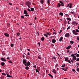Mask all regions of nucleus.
Returning a JSON list of instances; mask_svg holds the SVG:
<instances>
[{
  "label": "nucleus",
  "instance_id": "f257e3e1",
  "mask_svg": "<svg viewBox=\"0 0 79 79\" xmlns=\"http://www.w3.org/2000/svg\"><path fill=\"white\" fill-rule=\"evenodd\" d=\"M72 32L74 35H76L78 34V33L77 32H79V30L77 29H76L75 30H73L72 31Z\"/></svg>",
  "mask_w": 79,
  "mask_h": 79
},
{
  "label": "nucleus",
  "instance_id": "f03ea898",
  "mask_svg": "<svg viewBox=\"0 0 79 79\" xmlns=\"http://www.w3.org/2000/svg\"><path fill=\"white\" fill-rule=\"evenodd\" d=\"M71 57H73V59L71 60V61L72 63H73L74 62V61L76 60V56L74 55V54H73L71 55Z\"/></svg>",
  "mask_w": 79,
  "mask_h": 79
},
{
  "label": "nucleus",
  "instance_id": "7ed1b4c3",
  "mask_svg": "<svg viewBox=\"0 0 79 79\" xmlns=\"http://www.w3.org/2000/svg\"><path fill=\"white\" fill-rule=\"evenodd\" d=\"M52 35V34L50 32H47L46 34H44V35L46 37H48V35Z\"/></svg>",
  "mask_w": 79,
  "mask_h": 79
},
{
  "label": "nucleus",
  "instance_id": "20e7f679",
  "mask_svg": "<svg viewBox=\"0 0 79 79\" xmlns=\"http://www.w3.org/2000/svg\"><path fill=\"white\" fill-rule=\"evenodd\" d=\"M64 60L65 61H67V62H68V63H70V64H71V60H69L68 58V57L65 58Z\"/></svg>",
  "mask_w": 79,
  "mask_h": 79
},
{
  "label": "nucleus",
  "instance_id": "39448f33",
  "mask_svg": "<svg viewBox=\"0 0 79 79\" xmlns=\"http://www.w3.org/2000/svg\"><path fill=\"white\" fill-rule=\"evenodd\" d=\"M69 6L70 8H71L73 7V4L72 3H69L67 5L66 7H69Z\"/></svg>",
  "mask_w": 79,
  "mask_h": 79
},
{
  "label": "nucleus",
  "instance_id": "423d86ee",
  "mask_svg": "<svg viewBox=\"0 0 79 79\" xmlns=\"http://www.w3.org/2000/svg\"><path fill=\"white\" fill-rule=\"evenodd\" d=\"M77 24H78V23L75 21L72 22V25H75L76 26H77Z\"/></svg>",
  "mask_w": 79,
  "mask_h": 79
},
{
  "label": "nucleus",
  "instance_id": "0eeeda50",
  "mask_svg": "<svg viewBox=\"0 0 79 79\" xmlns=\"http://www.w3.org/2000/svg\"><path fill=\"white\" fill-rule=\"evenodd\" d=\"M25 3L26 5H27V6H30L31 5V2L29 1L26 2Z\"/></svg>",
  "mask_w": 79,
  "mask_h": 79
},
{
  "label": "nucleus",
  "instance_id": "6e6552de",
  "mask_svg": "<svg viewBox=\"0 0 79 79\" xmlns=\"http://www.w3.org/2000/svg\"><path fill=\"white\" fill-rule=\"evenodd\" d=\"M24 14L26 15H25V16H29V15H27V11L26 10H24Z\"/></svg>",
  "mask_w": 79,
  "mask_h": 79
},
{
  "label": "nucleus",
  "instance_id": "1a4fd4ad",
  "mask_svg": "<svg viewBox=\"0 0 79 79\" xmlns=\"http://www.w3.org/2000/svg\"><path fill=\"white\" fill-rule=\"evenodd\" d=\"M70 36V35H69V33H67L65 35V37H68Z\"/></svg>",
  "mask_w": 79,
  "mask_h": 79
},
{
  "label": "nucleus",
  "instance_id": "9d476101",
  "mask_svg": "<svg viewBox=\"0 0 79 79\" xmlns=\"http://www.w3.org/2000/svg\"><path fill=\"white\" fill-rule=\"evenodd\" d=\"M63 70L64 71H66L68 69V67H66L65 68H62Z\"/></svg>",
  "mask_w": 79,
  "mask_h": 79
},
{
  "label": "nucleus",
  "instance_id": "9b49d317",
  "mask_svg": "<svg viewBox=\"0 0 79 79\" xmlns=\"http://www.w3.org/2000/svg\"><path fill=\"white\" fill-rule=\"evenodd\" d=\"M31 64V63L29 62H27L26 64H25V66H29Z\"/></svg>",
  "mask_w": 79,
  "mask_h": 79
},
{
  "label": "nucleus",
  "instance_id": "f8f14e48",
  "mask_svg": "<svg viewBox=\"0 0 79 79\" xmlns=\"http://www.w3.org/2000/svg\"><path fill=\"white\" fill-rule=\"evenodd\" d=\"M1 60H2V61H6V60L3 58H1Z\"/></svg>",
  "mask_w": 79,
  "mask_h": 79
},
{
  "label": "nucleus",
  "instance_id": "ddd939ff",
  "mask_svg": "<svg viewBox=\"0 0 79 79\" xmlns=\"http://www.w3.org/2000/svg\"><path fill=\"white\" fill-rule=\"evenodd\" d=\"M4 35L6 36V37H9L10 36V35L9 34H8L7 33H4Z\"/></svg>",
  "mask_w": 79,
  "mask_h": 79
},
{
  "label": "nucleus",
  "instance_id": "4468645a",
  "mask_svg": "<svg viewBox=\"0 0 79 79\" xmlns=\"http://www.w3.org/2000/svg\"><path fill=\"white\" fill-rule=\"evenodd\" d=\"M52 42L53 44H55V43L56 42V40L54 39H53L52 40Z\"/></svg>",
  "mask_w": 79,
  "mask_h": 79
},
{
  "label": "nucleus",
  "instance_id": "2eb2a0df",
  "mask_svg": "<svg viewBox=\"0 0 79 79\" xmlns=\"http://www.w3.org/2000/svg\"><path fill=\"white\" fill-rule=\"evenodd\" d=\"M23 64H24L25 65V64H26V60L25 59H23Z\"/></svg>",
  "mask_w": 79,
  "mask_h": 79
},
{
  "label": "nucleus",
  "instance_id": "dca6fc26",
  "mask_svg": "<svg viewBox=\"0 0 79 79\" xmlns=\"http://www.w3.org/2000/svg\"><path fill=\"white\" fill-rule=\"evenodd\" d=\"M52 72L54 74H56V71L55 69H53Z\"/></svg>",
  "mask_w": 79,
  "mask_h": 79
},
{
  "label": "nucleus",
  "instance_id": "f3484780",
  "mask_svg": "<svg viewBox=\"0 0 79 79\" xmlns=\"http://www.w3.org/2000/svg\"><path fill=\"white\" fill-rule=\"evenodd\" d=\"M71 46L69 45L66 48V49H70V48H71Z\"/></svg>",
  "mask_w": 79,
  "mask_h": 79
},
{
  "label": "nucleus",
  "instance_id": "a211bd4d",
  "mask_svg": "<svg viewBox=\"0 0 79 79\" xmlns=\"http://www.w3.org/2000/svg\"><path fill=\"white\" fill-rule=\"evenodd\" d=\"M6 75L7 77H12V76L8 74L7 73H6Z\"/></svg>",
  "mask_w": 79,
  "mask_h": 79
},
{
  "label": "nucleus",
  "instance_id": "6ab92c4d",
  "mask_svg": "<svg viewBox=\"0 0 79 79\" xmlns=\"http://www.w3.org/2000/svg\"><path fill=\"white\" fill-rule=\"evenodd\" d=\"M63 39V37H60V38L59 40V42H61V41H62V39Z\"/></svg>",
  "mask_w": 79,
  "mask_h": 79
},
{
  "label": "nucleus",
  "instance_id": "aec40b11",
  "mask_svg": "<svg viewBox=\"0 0 79 79\" xmlns=\"http://www.w3.org/2000/svg\"><path fill=\"white\" fill-rule=\"evenodd\" d=\"M40 3L41 4H43L44 3V0H40Z\"/></svg>",
  "mask_w": 79,
  "mask_h": 79
},
{
  "label": "nucleus",
  "instance_id": "412c9836",
  "mask_svg": "<svg viewBox=\"0 0 79 79\" xmlns=\"http://www.w3.org/2000/svg\"><path fill=\"white\" fill-rule=\"evenodd\" d=\"M48 76H50L52 78H53V76H52V75H51L50 73L48 74Z\"/></svg>",
  "mask_w": 79,
  "mask_h": 79
},
{
  "label": "nucleus",
  "instance_id": "4be33fe9",
  "mask_svg": "<svg viewBox=\"0 0 79 79\" xmlns=\"http://www.w3.org/2000/svg\"><path fill=\"white\" fill-rule=\"evenodd\" d=\"M67 19L69 20L70 22H71V18H67Z\"/></svg>",
  "mask_w": 79,
  "mask_h": 79
},
{
  "label": "nucleus",
  "instance_id": "5701e85b",
  "mask_svg": "<svg viewBox=\"0 0 79 79\" xmlns=\"http://www.w3.org/2000/svg\"><path fill=\"white\" fill-rule=\"evenodd\" d=\"M64 23L65 25H66L67 24V22L66 20H65L64 21Z\"/></svg>",
  "mask_w": 79,
  "mask_h": 79
},
{
  "label": "nucleus",
  "instance_id": "b1692460",
  "mask_svg": "<svg viewBox=\"0 0 79 79\" xmlns=\"http://www.w3.org/2000/svg\"><path fill=\"white\" fill-rule=\"evenodd\" d=\"M38 58L39 59H40V60L42 59V57L40 56V55H39L38 56Z\"/></svg>",
  "mask_w": 79,
  "mask_h": 79
},
{
  "label": "nucleus",
  "instance_id": "393cba45",
  "mask_svg": "<svg viewBox=\"0 0 79 79\" xmlns=\"http://www.w3.org/2000/svg\"><path fill=\"white\" fill-rule=\"evenodd\" d=\"M61 6V4L60 3H58V5H57V7H60Z\"/></svg>",
  "mask_w": 79,
  "mask_h": 79
},
{
  "label": "nucleus",
  "instance_id": "a878e982",
  "mask_svg": "<svg viewBox=\"0 0 79 79\" xmlns=\"http://www.w3.org/2000/svg\"><path fill=\"white\" fill-rule=\"evenodd\" d=\"M25 69L27 70H28V69H29V67L28 66H27L25 67Z\"/></svg>",
  "mask_w": 79,
  "mask_h": 79
},
{
  "label": "nucleus",
  "instance_id": "bb28decb",
  "mask_svg": "<svg viewBox=\"0 0 79 79\" xmlns=\"http://www.w3.org/2000/svg\"><path fill=\"white\" fill-rule=\"evenodd\" d=\"M45 39V38L44 37H42L41 38V40L42 41H44Z\"/></svg>",
  "mask_w": 79,
  "mask_h": 79
},
{
  "label": "nucleus",
  "instance_id": "cd10ccee",
  "mask_svg": "<svg viewBox=\"0 0 79 79\" xmlns=\"http://www.w3.org/2000/svg\"><path fill=\"white\" fill-rule=\"evenodd\" d=\"M1 64L2 66H4L5 65V63L2 62L1 63Z\"/></svg>",
  "mask_w": 79,
  "mask_h": 79
},
{
  "label": "nucleus",
  "instance_id": "c85d7f7f",
  "mask_svg": "<svg viewBox=\"0 0 79 79\" xmlns=\"http://www.w3.org/2000/svg\"><path fill=\"white\" fill-rule=\"evenodd\" d=\"M52 60H56V57H55V56H53L52 57Z\"/></svg>",
  "mask_w": 79,
  "mask_h": 79
},
{
  "label": "nucleus",
  "instance_id": "c756f323",
  "mask_svg": "<svg viewBox=\"0 0 79 79\" xmlns=\"http://www.w3.org/2000/svg\"><path fill=\"white\" fill-rule=\"evenodd\" d=\"M34 10V8H31V11H33Z\"/></svg>",
  "mask_w": 79,
  "mask_h": 79
},
{
  "label": "nucleus",
  "instance_id": "7c9ffc66",
  "mask_svg": "<svg viewBox=\"0 0 79 79\" xmlns=\"http://www.w3.org/2000/svg\"><path fill=\"white\" fill-rule=\"evenodd\" d=\"M17 35L19 37V35H20V33L19 32H18L17 33Z\"/></svg>",
  "mask_w": 79,
  "mask_h": 79
},
{
  "label": "nucleus",
  "instance_id": "2f4dec72",
  "mask_svg": "<svg viewBox=\"0 0 79 79\" xmlns=\"http://www.w3.org/2000/svg\"><path fill=\"white\" fill-rule=\"evenodd\" d=\"M60 15V16H63V13H62V12H60L59 13Z\"/></svg>",
  "mask_w": 79,
  "mask_h": 79
},
{
  "label": "nucleus",
  "instance_id": "473e14b6",
  "mask_svg": "<svg viewBox=\"0 0 79 79\" xmlns=\"http://www.w3.org/2000/svg\"><path fill=\"white\" fill-rule=\"evenodd\" d=\"M70 44H74V41H71L70 42Z\"/></svg>",
  "mask_w": 79,
  "mask_h": 79
},
{
  "label": "nucleus",
  "instance_id": "72a5a7b5",
  "mask_svg": "<svg viewBox=\"0 0 79 79\" xmlns=\"http://www.w3.org/2000/svg\"><path fill=\"white\" fill-rule=\"evenodd\" d=\"M3 78H4V77L3 76H2L0 77L1 79H3Z\"/></svg>",
  "mask_w": 79,
  "mask_h": 79
},
{
  "label": "nucleus",
  "instance_id": "f704fd0d",
  "mask_svg": "<svg viewBox=\"0 0 79 79\" xmlns=\"http://www.w3.org/2000/svg\"><path fill=\"white\" fill-rule=\"evenodd\" d=\"M67 23L68 24H71V22H70V21H68Z\"/></svg>",
  "mask_w": 79,
  "mask_h": 79
},
{
  "label": "nucleus",
  "instance_id": "c9c22d12",
  "mask_svg": "<svg viewBox=\"0 0 79 79\" xmlns=\"http://www.w3.org/2000/svg\"><path fill=\"white\" fill-rule=\"evenodd\" d=\"M58 64H56V65L55 66V68H58Z\"/></svg>",
  "mask_w": 79,
  "mask_h": 79
},
{
  "label": "nucleus",
  "instance_id": "e433bc0d",
  "mask_svg": "<svg viewBox=\"0 0 79 79\" xmlns=\"http://www.w3.org/2000/svg\"><path fill=\"white\" fill-rule=\"evenodd\" d=\"M13 46H14V44H10V47H13Z\"/></svg>",
  "mask_w": 79,
  "mask_h": 79
},
{
  "label": "nucleus",
  "instance_id": "4c0bfd02",
  "mask_svg": "<svg viewBox=\"0 0 79 79\" xmlns=\"http://www.w3.org/2000/svg\"><path fill=\"white\" fill-rule=\"evenodd\" d=\"M65 66H66V65H65V64H64L62 65L61 67L62 68H63V67H65Z\"/></svg>",
  "mask_w": 79,
  "mask_h": 79
},
{
  "label": "nucleus",
  "instance_id": "58836bf2",
  "mask_svg": "<svg viewBox=\"0 0 79 79\" xmlns=\"http://www.w3.org/2000/svg\"><path fill=\"white\" fill-rule=\"evenodd\" d=\"M2 74L3 76H6V73H2Z\"/></svg>",
  "mask_w": 79,
  "mask_h": 79
},
{
  "label": "nucleus",
  "instance_id": "ea45409f",
  "mask_svg": "<svg viewBox=\"0 0 79 79\" xmlns=\"http://www.w3.org/2000/svg\"><path fill=\"white\" fill-rule=\"evenodd\" d=\"M57 54L58 55L57 56H58V58H60V55L59 54H58V53H57Z\"/></svg>",
  "mask_w": 79,
  "mask_h": 79
},
{
  "label": "nucleus",
  "instance_id": "a19ab883",
  "mask_svg": "<svg viewBox=\"0 0 79 79\" xmlns=\"http://www.w3.org/2000/svg\"><path fill=\"white\" fill-rule=\"evenodd\" d=\"M76 61H79V58H77Z\"/></svg>",
  "mask_w": 79,
  "mask_h": 79
},
{
  "label": "nucleus",
  "instance_id": "79ce46f5",
  "mask_svg": "<svg viewBox=\"0 0 79 79\" xmlns=\"http://www.w3.org/2000/svg\"><path fill=\"white\" fill-rule=\"evenodd\" d=\"M70 29V26H69L67 28V30H68L69 29Z\"/></svg>",
  "mask_w": 79,
  "mask_h": 79
},
{
  "label": "nucleus",
  "instance_id": "37998d69",
  "mask_svg": "<svg viewBox=\"0 0 79 79\" xmlns=\"http://www.w3.org/2000/svg\"><path fill=\"white\" fill-rule=\"evenodd\" d=\"M77 71H78V72H79V68H77Z\"/></svg>",
  "mask_w": 79,
  "mask_h": 79
},
{
  "label": "nucleus",
  "instance_id": "c03bdc74",
  "mask_svg": "<svg viewBox=\"0 0 79 79\" xmlns=\"http://www.w3.org/2000/svg\"><path fill=\"white\" fill-rule=\"evenodd\" d=\"M21 18H22V19H24V16H21Z\"/></svg>",
  "mask_w": 79,
  "mask_h": 79
},
{
  "label": "nucleus",
  "instance_id": "a18cd8bd",
  "mask_svg": "<svg viewBox=\"0 0 79 79\" xmlns=\"http://www.w3.org/2000/svg\"><path fill=\"white\" fill-rule=\"evenodd\" d=\"M10 5H13V4L10 2H9L8 3Z\"/></svg>",
  "mask_w": 79,
  "mask_h": 79
},
{
  "label": "nucleus",
  "instance_id": "49530a36",
  "mask_svg": "<svg viewBox=\"0 0 79 79\" xmlns=\"http://www.w3.org/2000/svg\"><path fill=\"white\" fill-rule=\"evenodd\" d=\"M61 6H64V4H63V2L61 3Z\"/></svg>",
  "mask_w": 79,
  "mask_h": 79
},
{
  "label": "nucleus",
  "instance_id": "de8ad7c7",
  "mask_svg": "<svg viewBox=\"0 0 79 79\" xmlns=\"http://www.w3.org/2000/svg\"><path fill=\"white\" fill-rule=\"evenodd\" d=\"M8 62H9V63H12V62L11 61V60H10Z\"/></svg>",
  "mask_w": 79,
  "mask_h": 79
},
{
  "label": "nucleus",
  "instance_id": "09e8293b",
  "mask_svg": "<svg viewBox=\"0 0 79 79\" xmlns=\"http://www.w3.org/2000/svg\"><path fill=\"white\" fill-rule=\"evenodd\" d=\"M27 10L28 11H31V10L29 9H27Z\"/></svg>",
  "mask_w": 79,
  "mask_h": 79
},
{
  "label": "nucleus",
  "instance_id": "8fccbe9b",
  "mask_svg": "<svg viewBox=\"0 0 79 79\" xmlns=\"http://www.w3.org/2000/svg\"><path fill=\"white\" fill-rule=\"evenodd\" d=\"M35 71H36V72H37V73H39V71H38L37 70V69H35Z\"/></svg>",
  "mask_w": 79,
  "mask_h": 79
},
{
  "label": "nucleus",
  "instance_id": "3c124183",
  "mask_svg": "<svg viewBox=\"0 0 79 79\" xmlns=\"http://www.w3.org/2000/svg\"><path fill=\"white\" fill-rule=\"evenodd\" d=\"M77 57H79V54H77L76 55Z\"/></svg>",
  "mask_w": 79,
  "mask_h": 79
},
{
  "label": "nucleus",
  "instance_id": "603ef678",
  "mask_svg": "<svg viewBox=\"0 0 79 79\" xmlns=\"http://www.w3.org/2000/svg\"><path fill=\"white\" fill-rule=\"evenodd\" d=\"M61 32H62V30H60L59 32V34H61Z\"/></svg>",
  "mask_w": 79,
  "mask_h": 79
},
{
  "label": "nucleus",
  "instance_id": "864d4df0",
  "mask_svg": "<svg viewBox=\"0 0 79 79\" xmlns=\"http://www.w3.org/2000/svg\"><path fill=\"white\" fill-rule=\"evenodd\" d=\"M37 70H40V67L38 68H37Z\"/></svg>",
  "mask_w": 79,
  "mask_h": 79
},
{
  "label": "nucleus",
  "instance_id": "5fc2aeb1",
  "mask_svg": "<svg viewBox=\"0 0 79 79\" xmlns=\"http://www.w3.org/2000/svg\"><path fill=\"white\" fill-rule=\"evenodd\" d=\"M9 73L10 74H12V73H13V72L11 71H10Z\"/></svg>",
  "mask_w": 79,
  "mask_h": 79
},
{
  "label": "nucleus",
  "instance_id": "6e6d98bb",
  "mask_svg": "<svg viewBox=\"0 0 79 79\" xmlns=\"http://www.w3.org/2000/svg\"><path fill=\"white\" fill-rule=\"evenodd\" d=\"M33 67H34L36 69V66L35 65H34Z\"/></svg>",
  "mask_w": 79,
  "mask_h": 79
},
{
  "label": "nucleus",
  "instance_id": "4d7b16f0",
  "mask_svg": "<svg viewBox=\"0 0 79 79\" xmlns=\"http://www.w3.org/2000/svg\"><path fill=\"white\" fill-rule=\"evenodd\" d=\"M69 50H68L67 51V53H69Z\"/></svg>",
  "mask_w": 79,
  "mask_h": 79
},
{
  "label": "nucleus",
  "instance_id": "13d9d810",
  "mask_svg": "<svg viewBox=\"0 0 79 79\" xmlns=\"http://www.w3.org/2000/svg\"><path fill=\"white\" fill-rule=\"evenodd\" d=\"M71 13L72 14H74V12L71 11Z\"/></svg>",
  "mask_w": 79,
  "mask_h": 79
},
{
  "label": "nucleus",
  "instance_id": "bf43d9fd",
  "mask_svg": "<svg viewBox=\"0 0 79 79\" xmlns=\"http://www.w3.org/2000/svg\"><path fill=\"white\" fill-rule=\"evenodd\" d=\"M6 59H7V60H10V58L9 57H8L6 58Z\"/></svg>",
  "mask_w": 79,
  "mask_h": 79
},
{
  "label": "nucleus",
  "instance_id": "052dcab7",
  "mask_svg": "<svg viewBox=\"0 0 79 79\" xmlns=\"http://www.w3.org/2000/svg\"><path fill=\"white\" fill-rule=\"evenodd\" d=\"M27 54L28 55H30V54L29 53V52H28Z\"/></svg>",
  "mask_w": 79,
  "mask_h": 79
},
{
  "label": "nucleus",
  "instance_id": "680f3d73",
  "mask_svg": "<svg viewBox=\"0 0 79 79\" xmlns=\"http://www.w3.org/2000/svg\"><path fill=\"white\" fill-rule=\"evenodd\" d=\"M38 44H39V47H40V43H39Z\"/></svg>",
  "mask_w": 79,
  "mask_h": 79
},
{
  "label": "nucleus",
  "instance_id": "e2e57ef3",
  "mask_svg": "<svg viewBox=\"0 0 79 79\" xmlns=\"http://www.w3.org/2000/svg\"><path fill=\"white\" fill-rule=\"evenodd\" d=\"M48 3H50V1L48 0Z\"/></svg>",
  "mask_w": 79,
  "mask_h": 79
},
{
  "label": "nucleus",
  "instance_id": "0e129e2a",
  "mask_svg": "<svg viewBox=\"0 0 79 79\" xmlns=\"http://www.w3.org/2000/svg\"><path fill=\"white\" fill-rule=\"evenodd\" d=\"M53 34H56V32H53Z\"/></svg>",
  "mask_w": 79,
  "mask_h": 79
},
{
  "label": "nucleus",
  "instance_id": "69168bd1",
  "mask_svg": "<svg viewBox=\"0 0 79 79\" xmlns=\"http://www.w3.org/2000/svg\"><path fill=\"white\" fill-rule=\"evenodd\" d=\"M77 40H79V37H77Z\"/></svg>",
  "mask_w": 79,
  "mask_h": 79
},
{
  "label": "nucleus",
  "instance_id": "338daca9",
  "mask_svg": "<svg viewBox=\"0 0 79 79\" xmlns=\"http://www.w3.org/2000/svg\"><path fill=\"white\" fill-rule=\"evenodd\" d=\"M19 40H21V38L20 37L19 38Z\"/></svg>",
  "mask_w": 79,
  "mask_h": 79
},
{
  "label": "nucleus",
  "instance_id": "774afa93",
  "mask_svg": "<svg viewBox=\"0 0 79 79\" xmlns=\"http://www.w3.org/2000/svg\"><path fill=\"white\" fill-rule=\"evenodd\" d=\"M59 2H60V3H62V2H61V1H60Z\"/></svg>",
  "mask_w": 79,
  "mask_h": 79
}]
</instances>
